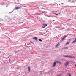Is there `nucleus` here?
I'll list each match as a JSON object with an SVG mask.
<instances>
[{"instance_id":"72a5a7b5","label":"nucleus","mask_w":76,"mask_h":76,"mask_svg":"<svg viewBox=\"0 0 76 76\" xmlns=\"http://www.w3.org/2000/svg\"><path fill=\"white\" fill-rule=\"evenodd\" d=\"M2 20H1V21Z\"/></svg>"},{"instance_id":"a878e982","label":"nucleus","mask_w":76,"mask_h":76,"mask_svg":"<svg viewBox=\"0 0 76 76\" xmlns=\"http://www.w3.org/2000/svg\"><path fill=\"white\" fill-rule=\"evenodd\" d=\"M71 20V19H69V20H68H68Z\"/></svg>"},{"instance_id":"7ed1b4c3","label":"nucleus","mask_w":76,"mask_h":76,"mask_svg":"<svg viewBox=\"0 0 76 76\" xmlns=\"http://www.w3.org/2000/svg\"><path fill=\"white\" fill-rule=\"evenodd\" d=\"M20 9V7H15L14 8V10H18Z\"/></svg>"},{"instance_id":"b1692460","label":"nucleus","mask_w":76,"mask_h":76,"mask_svg":"<svg viewBox=\"0 0 76 76\" xmlns=\"http://www.w3.org/2000/svg\"><path fill=\"white\" fill-rule=\"evenodd\" d=\"M50 71H48V73H50Z\"/></svg>"},{"instance_id":"2eb2a0df","label":"nucleus","mask_w":76,"mask_h":76,"mask_svg":"<svg viewBox=\"0 0 76 76\" xmlns=\"http://www.w3.org/2000/svg\"><path fill=\"white\" fill-rule=\"evenodd\" d=\"M59 72H61V73H66L65 72L63 71H59Z\"/></svg>"},{"instance_id":"f03ea898","label":"nucleus","mask_w":76,"mask_h":76,"mask_svg":"<svg viewBox=\"0 0 76 76\" xmlns=\"http://www.w3.org/2000/svg\"><path fill=\"white\" fill-rule=\"evenodd\" d=\"M47 26V24L46 23H44L42 24V28H45Z\"/></svg>"},{"instance_id":"393cba45","label":"nucleus","mask_w":76,"mask_h":76,"mask_svg":"<svg viewBox=\"0 0 76 76\" xmlns=\"http://www.w3.org/2000/svg\"><path fill=\"white\" fill-rule=\"evenodd\" d=\"M59 14H56V15H58Z\"/></svg>"},{"instance_id":"0eeeda50","label":"nucleus","mask_w":76,"mask_h":76,"mask_svg":"<svg viewBox=\"0 0 76 76\" xmlns=\"http://www.w3.org/2000/svg\"><path fill=\"white\" fill-rule=\"evenodd\" d=\"M59 45H60V43H58V44L56 45L55 46V48H57V47H58V46H59Z\"/></svg>"},{"instance_id":"39448f33","label":"nucleus","mask_w":76,"mask_h":76,"mask_svg":"<svg viewBox=\"0 0 76 76\" xmlns=\"http://www.w3.org/2000/svg\"><path fill=\"white\" fill-rule=\"evenodd\" d=\"M56 66V62H55L53 63V67H55V66Z\"/></svg>"},{"instance_id":"dca6fc26","label":"nucleus","mask_w":76,"mask_h":76,"mask_svg":"<svg viewBox=\"0 0 76 76\" xmlns=\"http://www.w3.org/2000/svg\"><path fill=\"white\" fill-rule=\"evenodd\" d=\"M69 43H70V42H67L66 43V45H67V44H69Z\"/></svg>"},{"instance_id":"6ab92c4d","label":"nucleus","mask_w":76,"mask_h":76,"mask_svg":"<svg viewBox=\"0 0 76 76\" xmlns=\"http://www.w3.org/2000/svg\"><path fill=\"white\" fill-rule=\"evenodd\" d=\"M64 48V49H68V48Z\"/></svg>"},{"instance_id":"5701e85b","label":"nucleus","mask_w":76,"mask_h":76,"mask_svg":"<svg viewBox=\"0 0 76 76\" xmlns=\"http://www.w3.org/2000/svg\"><path fill=\"white\" fill-rule=\"evenodd\" d=\"M63 37L65 38H66V36H65L64 37Z\"/></svg>"},{"instance_id":"2f4dec72","label":"nucleus","mask_w":76,"mask_h":76,"mask_svg":"<svg viewBox=\"0 0 76 76\" xmlns=\"http://www.w3.org/2000/svg\"><path fill=\"white\" fill-rule=\"evenodd\" d=\"M0 19H1V18H0Z\"/></svg>"},{"instance_id":"7c9ffc66","label":"nucleus","mask_w":76,"mask_h":76,"mask_svg":"<svg viewBox=\"0 0 76 76\" xmlns=\"http://www.w3.org/2000/svg\"><path fill=\"white\" fill-rule=\"evenodd\" d=\"M7 6H6V7H7Z\"/></svg>"},{"instance_id":"cd10ccee","label":"nucleus","mask_w":76,"mask_h":76,"mask_svg":"<svg viewBox=\"0 0 76 76\" xmlns=\"http://www.w3.org/2000/svg\"><path fill=\"white\" fill-rule=\"evenodd\" d=\"M40 75H42V73H41V72L40 73Z\"/></svg>"},{"instance_id":"f257e3e1","label":"nucleus","mask_w":76,"mask_h":76,"mask_svg":"<svg viewBox=\"0 0 76 76\" xmlns=\"http://www.w3.org/2000/svg\"><path fill=\"white\" fill-rule=\"evenodd\" d=\"M62 57H65V58L69 57V58H75V57L73 56H70L69 55L62 56Z\"/></svg>"},{"instance_id":"bb28decb","label":"nucleus","mask_w":76,"mask_h":76,"mask_svg":"<svg viewBox=\"0 0 76 76\" xmlns=\"http://www.w3.org/2000/svg\"><path fill=\"white\" fill-rule=\"evenodd\" d=\"M61 4H63V5L64 4H63V3H61Z\"/></svg>"},{"instance_id":"f8f14e48","label":"nucleus","mask_w":76,"mask_h":76,"mask_svg":"<svg viewBox=\"0 0 76 76\" xmlns=\"http://www.w3.org/2000/svg\"><path fill=\"white\" fill-rule=\"evenodd\" d=\"M39 41H40V42H42V39H39Z\"/></svg>"},{"instance_id":"4be33fe9","label":"nucleus","mask_w":76,"mask_h":76,"mask_svg":"<svg viewBox=\"0 0 76 76\" xmlns=\"http://www.w3.org/2000/svg\"><path fill=\"white\" fill-rule=\"evenodd\" d=\"M61 76V74H59L58 75L56 76Z\"/></svg>"},{"instance_id":"a211bd4d","label":"nucleus","mask_w":76,"mask_h":76,"mask_svg":"<svg viewBox=\"0 0 76 76\" xmlns=\"http://www.w3.org/2000/svg\"><path fill=\"white\" fill-rule=\"evenodd\" d=\"M58 63H59V64H61V62L59 61L58 62Z\"/></svg>"},{"instance_id":"c756f323","label":"nucleus","mask_w":76,"mask_h":76,"mask_svg":"<svg viewBox=\"0 0 76 76\" xmlns=\"http://www.w3.org/2000/svg\"><path fill=\"white\" fill-rule=\"evenodd\" d=\"M40 72H41V73H42V71H40Z\"/></svg>"},{"instance_id":"6e6552de","label":"nucleus","mask_w":76,"mask_h":76,"mask_svg":"<svg viewBox=\"0 0 76 76\" xmlns=\"http://www.w3.org/2000/svg\"><path fill=\"white\" fill-rule=\"evenodd\" d=\"M64 40H65V38H64V37H63L62 38V39H61V42L63 41H64Z\"/></svg>"},{"instance_id":"20e7f679","label":"nucleus","mask_w":76,"mask_h":76,"mask_svg":"<svg viewBox=\"0 0 76 76\" xmlns=\"http://www.w3.org/2000/svg\"><path fill=\"white\" fill-rule=\"evenodd\" d=\"M64 64L65 66H67L69 64V62L67 61L64 63Z\"/></svg>"},{"instance_id":"423d86ee","label":"nucleus","mask_w":76,"mask_h":76,"mask_svg":"<svg viewBox=\"0 0 76 76\" xmlns=\"http://www.w3.org/2000/svg\"><path fill=\"white\" fill-rule=\"evenodd\" d=\"M33 39H34L36 40V41H37V37H33Z\"/></svg>"},{"instance_id":"f3484780","label":"nucleus","mask_w":76,"mask_h":76,"mask_svg":"<svg viewBox=\"0 0 76 76\" xmlns=\"http://www.w3.org/2000/svg\"><path fill=\"white\" fill-rule=\"evenodd\" d=\"M55 28H60V27H57V26L55 27Z\"/></svg>"},{"instance_id":"1a4fd4ad","label":"nucleus","mask_w":76,"mask_h":76,"mask_svg":"<svg viewBox=\"0 0 76 76\" xmlns=\"http://www.w3.org/2000/svg\"><path fill=\"white\" fill-rule=\"evenodd\" d=\"M28 72H31V68L29 66L28 67Z\"/></svg>"},{"instance_id":"aec40b11","label":"nucleus","mask_w":76,"mask_h":76,"mask_svg":"<svg viewBox=\"0 0 76 76\" xmlns=\"http://www.w3.org/2000/svg\"><path fill=\"white\" fill-rule=\"evenodd\" d=\"M30 42H31V44H34V43L33 42H31V41Z\"/></svg>"},{"instance_id":"412c9836","label":"nucleus","mask_w":76,"mask_h":76,"mask_svg":"<svg viewBox=\"0 0 76 76\" xmlns=\"http://www.w3.org/2000/svg\"><path fill=\"white\" fill-rule=\"evenodd\" d=\"M13 12V11H12V12H9V13H12V12Z\"/></svg>"},{"instance_id":"4468645a","label":"nucleus","mask_w":76,"mask_h":76,"mask_svg":"<svg viewBox=\"0 0 76 76\" xmlns=\"http://www.w3.org/2000/svg\"><path fill=\"white\" fill-rule=\"evenodd\" d=\"M23 7H26V6H26V5H21Z\"/></svg>"},{"instance_id":"473e14b6","label":"nucleus","mask_w":76,"mask_h":76,"mask_svg":"<svg viewBox=\"0 0 76 76\" xmlns=\"http://www.w3.org/2000/svg\"><path fill=\"white\" fill-rule=\"evenodd\" d=\"M53 21H55V20H54Z\"/></svg>"},{"instance_id":"ddd939ff","label":"nucleus","mask_w":76,"mask_h":76,"mask_svg":"<svg viewBox=\"0 0 76 76\" xmlns=\"http://www.w3.org/2000/svg\"><path fill=\"white\" fill-rule=\"evenodd\" d=\"M9 63H12V61H10V59H9Z\"/></svg>"},{"instance_id":"9b49d317","label":"nucleus","mask_w":76,"mask_h":76,"mask_svg":"<svg viewBox=\"0 0 76 76\" xmlns=\"http://www.w3.org/2000/svg\"><path fill=\"white\" fill-rule=\"evenodd\" d=\"M68 7H76V6H67Z\"/></svg>"},{"instance_id":"9d476101","label":"nucleus","mask_w":76,"mask_h":76,"mask_svg":"<svg viewBox=\"0 0 76 76\" xmlns=\"http://www.w3.org/2000/svg\"><path fill=\"white\" fill-rule=\"evenodd\" d=\"M76 42V38H75V40L73 41V42H72V44H73V43H75V42Z\"/></svg>"},{"instance_id":"c85d7f7f","label":"nucleus","mask_w":76,"mask_h":76,"mask_svg":"<svg viewBox=\"0 0 76 76\" xmlns=\"http://www.w3.org/2000/svg\"><path fill=\"white\" fill-rule=\"evenodd\" d=\"M54 14H55V15H56V13H54Z\"/></svg>"}]
</instances>
